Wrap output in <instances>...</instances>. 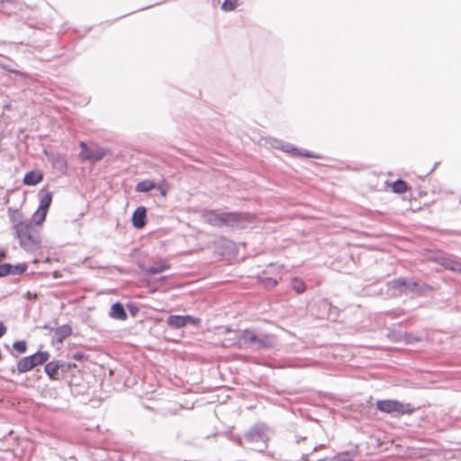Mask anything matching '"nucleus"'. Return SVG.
Returning <instances> with one entry per match:
<instances>
[{"label": "nucleus", "mask_w": 461, "mask_h": 461, "mask_svg": "<svg viewBox=\"0 0 461 461\" xmlns=\"http://www.w3.org/2000/svg\"><path fill=\"white\" fill-rule=\"evenodd\" d=\"M160 189V194L163 196V197H166L167 194V189H164V188H159Z\"/></svg>", "instance_id": "2f4dec72"}, {"label": "nucleus", "mask_w": 461, "mask_h": 461, "mask_svg": "<svg viewBox=\"0 0 461 461\" xmlns=\"http://www.w3.org/2000/svg\"><path fill=\"white\" fill-rule=\"evenodd\" d=\"M259 282L267 288H273L278 284L277 279L268 276H260Z\"/></svg>", "instance_id": "4be33fe9"}, {"label": "nucleus", "mask_w": 461, "mask_h": 461, "mask_svg": "<svg viewBox=\"0 0 461 461\" xmlns=\"http://www.w3.org/2000/svg\"><path fill=\"white\" fill-rule=\"evenodd\" d=\"M16 367H17V371L19 373H25V372H28L34 368L33 366L32 365V362H31V359L29 358V357L21 358L17 362Z\"/></svg>", "instance_id": "f3484780"}, {"label": "nucleus", "mask_w": 461, "mask_h": 461, "mask_svg": "<svg viewBox=\"0 0 461 461\" xmlns=\"http://www.w3.org/2000/svg\"><path fill=\"white\" fill-rule=\"evenodd\" d=\"M52 203V194L46 191L40 199L39 208L49 211V208Z\"/></svg>", "instance_id": "6ab92c4d"}, {"label": "nucleus", "mask_w": 461, "mask_h": 461, "mask_svg": "<svg viewBox=\"0 0 461 461\" xmlns=\"http://www.w3.org/2000/svg\"><path fill=\"white\" fill-rule=\"evenodd\" d=\"M292 288L297 293V294H303L306 290V285L304 282L298 278L294 277L291 280Z\"/></svg>", "instance_id": "412c9836"}, {"label": "nucleus", "mask_w": 461, "mask_h": 461, "mask_svg": "<svg viewBox=\"0 0 461 461\" xmlns=\"http://www.w3.org/2000/svg\"><path fill=\"white\" fill-rule=\"evenodd\" d=\"M110 316L116 320L124 321L127 319V314L122 303H113L111 307Z\"/></svg>", "instance_id": "ddd939ff"}, {"label": "nucleus", "mask_w": 461, "mask_h": 461, "mask_svg": "<svg viewBox=\"0 0 461 461\" xmlns=\"http://www.w3.org/2000/svg\"><path fill=\"white\" fill-rule=\"evenodd\" d=\"M63 366L64 365L60 364L59 361H50L46 364L44 371L50 380L56 381L59 379L57 376L58 372Z\"/></svg>", "instance_id": "9d476101"}, {"label": "nucleus", "mask_w": 461, "mask_h": 461, "mask_svg": "<svg viewBox=\"0 0 461 461\" xmlns=\"http://www.w3.org/2000/svg\"><path fill=\"white\" fill-rule=\"evenodd\" d=\"M171 267L170 263L166 259H160L153 262V264L145 268V271L151 275L162 273Z\"/></svg>", "instance_id": "6e6552de"}, {"label": "nucleus", "mask_w": 461, "mask_h": 461, "mask_svg": "<svg viewBox=\"0 0 461 461\" xmlns=\"http://www.w3.org/2000/svg\"><path fill=\"white\" fill-rule=\"evenodd\" d=\"M356 454L350 451L339 452L333 456L332 461H354Z\"/></svg>", "instance_id": "aec40b11"}, {"label": "nucleus", "mask_w": 461, "mask_h": 461, "mask_svg": "<svg viewBox=\"0 0 461 461\" xmlns=\"http://www.w3.org/2000/svg\"><path fill=\"white\" fill-rule=\"evenodd\" d=\"M375 406L381 412L394 415L411 414L415 411V408L411 403H405L391 399L378 400Z\"/></svg>", "instance_id": "7ed1b4c3"}, {"label": "nucleus", "mask_w": 461, "mask_h": 461, "mask_svg": "<svg viewBox=\"0 0 461 461\" xmlns=\"http://www.w3.org/2000/svg\"><path fill=\"white\" fill-rule=\"evenodd\" d=\"M278 344L276 335L261 328L243 330L231 344L238 348L268 349Z\"/></svg>", "instance_id": "f257e3e1"}, {"label": "nucleus", "mask_w": 461, "mask_h": 461, "mask_svg": "<svg viewBox=\"0 0 461 461\" xmlns=\"http://www.w3.org/2000/svg\"><path fill=\"white\" fill-rule=\"evenodd\" d=\"M408 285L409 282L405 278H396L387 284L389 289L399 293L407 292Z\"/></svg>", "instance_id": "9b49d317"}, {"label": "nucleus", "mask_w": 461, "mask_h": 461, "mask_svg": "<svg viewBox=\"0 0 461 461\" xmlns=\"http://www.w3.org/2000/svg\"><path fill=\"white\" fill-rule=\"evenodd\" d=\"M48 211L38 207L37 211L33 213L32 221L36 226H41L45 221Z\"/></svg>", "instance_id": "2eb2a0df"}, {"label": "nucleus", "mask_w": 461, "mask_h": 461, "mask_svg": "<svg viewBox=\"0 0 461 461\" xmlns=\"http://www.w3.org/2000/svg\"><path fill=\"white\" fill-rule=\"evenodd\" d=\"M29 358L31 359L33 367H36L49 360L50 353L47 351H38L33 355L29 356Z\"/></svg>", "instance_id": "f8f14e48"}, {"label": "nucleus", "mask_w": 461, "mask_h": 461, "mask_svg": "<svg viewBox=\"0 0 461 461\" xmlns=\"http://www.w3.org/2000/svg\"><path fill=\"white\" fill-rule=\"evenodd\" d=\"M420 287V284L417 281L409 282L408 291L414 292Z\"/></svg>", "instance_id": "a878e982"}, {"label": "nucleus", "mask_w": 461, "mask_h": 461, "mask_svg": "<svg viewBox=\"0 0 461 461\" xmlns=\"http://www.w3.org/2000/svg\"><path fill=\"white\" fill-rule=\"evenodd\" d=\"M43 180V173L39 170H32L25 174L23 184L25 185H36Z\"/></svg>", "instance_id": "1a4fd4ad"}, {"label": "nucleus", "mask_w": 461, "mask_h": 461, "mask_svg": "<svg viewBox=\"0 0 461 461\" xmlns=\"http://www.w3.org/2000/svg\"><path fill=\"white\" fill-rule=\"evenodd\" d=\"M390 186L392 191L395 194H404L409 189L408 184L402 179L393 182Z\"/></svg>", "instance_id": "dca6fc26"}, {"label": "nucleus", "mask_w": 461, "mask_h": 461, "mask_svg": "<svg viewBox=\"0 0 461 461\" xmlns=\"http://www.w3.org/2000/svg\"><path fill=\"white\" fill-rule=\"evenodd\" d=\"M147 211L143 206L138 207L132 214V225L137 229H142L146 225Z\"/></svg>", "instance_id": "0eeeda50"}, {"label": "nucleus", "mask_w": 461, "mask_h": 461, "mask_svg": "<svg viewBox=\"0 0 461 461\" xmlns=\"http://www.w3.org/2000/svg\"><path fill=\"white\" fill-rule=\"evenodd\" d=\"M80 147L81 158L91 162H96L101 160L108 153V150L104 148H88L84 142L80 143Z\"/></svg>", "instance_id": "423d86ee"}, {"label": "nucleus", "mask_w": 461, "mask_h": 461, "mask_svg": "<svg viewBox=\"0 0 461 461\" xmlns=\"http://www.w3.org/2000/svg\"><path fill=\"white\" fill-rule=\"evenodd\" d=\"M13 348L18 353L23 354L27 349V344L24 340H18L13 344Z\"/></svg>", "instance_id": "393cba45"}, {"label": "nucleus", "mask_w": 461, "mask_h": 461, "mask_svg": "<svg viewBox=\"0 0 461 461\" xmlns=\"http://www.w3.org/2000/svg\"><path fill=\"white\" fill-rule=\"evenodd\" d=\"M224 244H226V245H228V246H230L231 248H232V247H233V245H234V244H233L232 242H230V241H228V240H222V241L220 243V247H219V249H220V252H221V254H225V253H224V251H222V249H221Z\"/></svg>", "instance_id": "bb28decb"}, {"label": "nucleus", "mask_w": 461, "mask_h": 461, "mask_svg": "<svg viewBox=\"0 0 461 461\" xmlns=\"http://www.w3.org/2000/svg\"><path fill=\"white\" fill-rule=\"evenodd\" d=\"M72 328L69 325H64L57 330L56 334L60 335L61 339L70 336Z\"/></svg>", "instance_id": "b1692460"}, {"label": "nucleus", "mask_w": 461, "mask_h": 461, "mask_svg": "<svg viewBox=\"0 0 461 461\" xmlns=\"http://www.w3.org/2000/svg\"><path fill=\"white\" fill-rule=\"evenodd\" d=\"M5 258V253L0 249V260Z\"/></svg>", "instance_id": "473e14b6"}, {"label": "nucleus", "mask_w": 461, "mask_h": 461, "mask_svg": "<svg viewBox=\"0 0 461 461\" xmlns=\"http://www.w3.org/2000/svg\"><path fill=\"white\" fill-rule=\"evenodd\" d=\"M63 367H66V370H70L73 368H77V365L69 363V364H67L66 366L64 365Z\"/></svg>", "instance_id": "c756f323"}, {"label": "nucleus", "mask_w": 461, "mask_h": 461, "mask_svg": "<svg viewBox=\"0 0 461 461\" xmlns=\"http://www.w3.org/2000/svg\"><path fill=\"white\" fill-rule=\"evenodd\" d=\"M201 319L191 315H170L167 319V324L173 329H180L186 325H198Z\"/></svg>", "instance_id": "39448f33"}, {"label": "nucleus", "mask_w": 461, "mask_h": 461, "mask_svg": "<svg viewBox=\"0 0 461 461\" xmlns=\"http://www.w3.org/2000/svg\"><path fill=\"white\" fill-rule=\"evenodd\" d=\"M239 5V0H224L221 9L225 12L233 11Z\"/></svg>", "instance_id": "5701e85b"}, {"label": "nucleus", "mask_w": 461, "mask_h": 461, "mask_svg": "<svg viewBox=\"0 0 461 461\" xmlns=\"http://www.w3.org/2000/svg\"><path fill=\"white\" fill-rule=\"evenodd\" d=\"M441 260V265L445 268L450 269L452 271L461 272V264L456 260L446 257L442 258Z\"/></svg>", "instance_id": "4468645a"}, {"label": "nucleus", "mask_w": 461, "mask_h": 461, "mask_svg": "<svg viewBox=\"0 0 461 461\" xmlns=\"http://www.w3.org/2000/svg\"><path fill=\"white\" fill-rule=\"evenodd\" d=\"M299 155H302V156H304V157H307V158H314L313 155H312L311 153H308V152H298Z\"/></svg>", "instance_id": "7c9ffc66"}, {"label": "nucleus", "mask_w": 461, "mask_h": 461, "mask_svg": "<svg viewBox=\"0 0 461 461\" xmlns=\"http://www.w3.org/2000/svg\"><path fill=\"white\" fill-rule=\"evenodd\" d=\"M5 331H6V328L5 327V325L3 323L0 322V338L2 336H4Z\"/></svg>", "instance_id": "c85d7f7f"}, {"label": "nucleus", "mask_w": 461, "mask_h": 461, "mask_svg": "<svg viewBox=\"0 0 461 461\" xmlns=\"http://www.w3.org/2000/svg\"><path fill=\"white\" fill-rule=\"evenodd\" d=\"M203 217L207 223L215 227L230 225L240 220V216L237 212H226L218 210L207 211Z\"/></svg>", "instance_id": "20e7f679"}, {"label": "nucleus", "mask_w": 461, "mask_h": 461, "mask_svg": "<svg viewBox=\"0 0 461 461\" xmlns=\"http://www.w3.org/2000/svg\"><path fill=\"white\" fill-rule=\"evenodd\" d=\"M155 188L158 186L150 180L140 181L136 185V191L140 193H146Z\"/></svg>", "instance_id": "a211bd4d"}, {"label": "nucleus", "mask_w": 461, "mask_h": 461, "mask_svg": "<svg viewBox=\"0 0 461 461\" xmlns=\"http://www.w3.org/2000/svg\"><path fill=\"white\" fill-rule=\"evenodd\" d=\"M73 358L75 360L81 361V360L85 359V355L82 352H77L73 355Z\"/></svg>", "instance_id": "cd10ccee"}, {"label": "nucleus", "mask_w": 461, "mask_h": 461, "mask_svg": "<svg viewBox=\"0 0 461 461\" xmlns=\"http://www.w3.org/2000/svg\"><path fill=\"white\" fill-rule=\"evenodd\" d=\"M16 237L21 247L30 252H36L41 249V237L40 230L32 223L19 222L15 225Z\"/></svg>", "instance_id": "f03ea898"}]
</instances>
